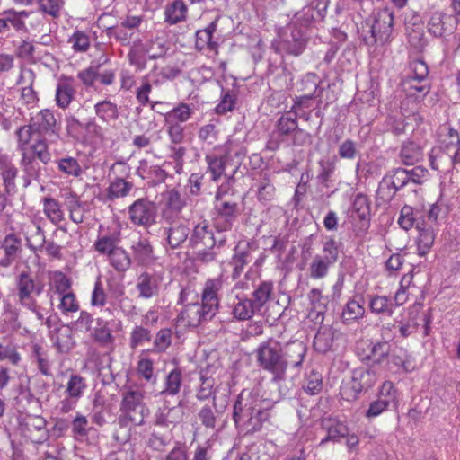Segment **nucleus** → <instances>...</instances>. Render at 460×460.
Returning <instances> with one entry per match:
<instances>
[{
	"mask_svg": "<svg viewBox=\"0 0 460 460\" xmlns=\"http://www.w3.org/2000/svg\"><path fill=\"white\" fill-rule=\"evenodd\" d=\"M307 352L305 344L299 341L282 344L274 338L261 342L254 350L257 367L271 375L270 382L277 385L279 394L262 400L252 391L243 389L233 407V420L236 428L247 434L260 431L270 422V409L289 394L286 385L288 368L300 370Z\"/></svg>",
	"mask_w": 460,
	"mask_h": 460,
	"instance_id": "nucleus-1",
	"label": "nucleus"
},
{
	"mask_svg": "<svg viewBox=\"0 0 460 460\" xmlns=\"http://www.w3.org/2000/svg\"><path fill=\"white\" fill-rule=\"evenodd\" d=\"M144 399V390L136 385L125 386L121 391L119 415L117 419L119 430L114 434L118 442L126 443L129 440L131 425L143 426L146 423L145 420L150 411Z\"/></svg>",
	"mask_w": 460,
	"mask_h": 460,
	"instance_id": "nucleus-2",
	"label": "nucleus"
},
{
	"mask_svg": "<svg viewBox=\"0 0 460 460\" xmlns=\"http://www.w3.org/2000/svg\"><path fill=\"white\" fill-rule=\"evenodd\" d=\"M222 282L218 279H208L201 295V303L194 302L185 305L181 313V318L186 321L190 327H198L202 323L210 321L219 307L217 292Z\"/></svg>",
	"mask_w": 460,
	"mask_h": 460,
	"instance_id": "nucleus-3",
	"label": "nucleus"
},
{
	"mask_svg": "<svg viewBox=\"0 0 460 460\" xmlns=\"http://www.w3.org/2000/svg\"><path fill=\"white\" fill-rule=\"evenodd\" d=\"M394 27V13L388 8L376 9L361 22L358 31L362 42L369 47L389 41Z\"/></svg>",
	"mask_w": 460,
	"mask_h": 460,
	"instance_id": "nucleus-4",
	"label": "nucleus"
},
{
	"mask_svg": "<svg viewBox=\"0 0 460 460\" xmlns=\"http://www.w3.org/2000/svg\"><path fill=\"white\" fill-rule=\"evenodd\" d=\"M214 210V227L218 234L230 231L242 214L239 201L227 195V189L225 185H220L217 188Z\"/></svg>",
	"mask_w": 460,
	"mask_h": 460,
	"instance_id": "nucleus-5",
	"label": "nucleus"
},
{
	"mask_svg": "<svg viewBox=\"0 0 460 460\" xmlns=\"http://www.w3.org/2000/svg\"><path fill=\"white\" fill-rule=\"evenodd\" d=\"M215 234L208 222L194 226L190 234L189 247L192 249L196 261L203 264L215 261Z\"/></svg>",
	"mask_w": 460,
	"mask_h": 460,
	"instance_id": "nucleus-6",
	"label": "nucleus"
},
{
	"mask_svg": "<svg viewBox=\"0 0 460 460\" xmlns=\"http://www.w3.org/2000/svg\"><path fill=\"white\" fill-rule=\"evenodd\" d=\"M309 39L308 32L288 24L284 31L272 40L271 49L282 57H299L305 50Z\"/></svg>",
	"mask_w": 460,
	"mask_h": 460,
	"instance_id": "nucleus-7",
	"label": "nucleus"
},
{
	"mask_svg": "<svg viewBox=\"0 0 460 460\" xmlns=\"http://www.w3.org/2000/svg\"><path fill=\"white\" fill-rule=\"evenodd\" d=\"M374 367H358L352 371L351 379L342 382L340 394L343 400L355 401L362 392L372 388L377 381V376Z\"/></svg>",
	"mask_w": 460,
	"mask_h": 460,
	"instance_id": "nucleus-8",
	"label": "nucleus"
},
{
	"mask_svg": "<svg viewBox=\"0 0 460 460\" xmlns=\"http://www.w3.org/2000/svg\"><path fill=\"white\" fill-rule=\"evenodd\" d=\"M342 243L337 242L334 237L330 236L323 243V253L316 254L309 265V276L313 279H322L325 278L338 259Z\"/></svg>",
	"mask_w": 460,
	"mask_h": 460,
	"instance_id": "nucleus-9",
	"label": "nucleus"
},
{
	"mask_svg": "<svg viewBox=\"0 0 460 460\" xmlns=\"http://www.w3.org/2000/svg\"><path fill=\"white\" fill-rule=\"evenodd\" d=\"M15 288L19 305L36 301V296H40L45 289L43 279L33 275L29 270H22L15 278Z\"/></svg>",
	"mask_w": 460,
	"mask_h": 460,
	"instance_id": "nucleus-10",
	"label": "nucleus"
},
{
	"mask_svg": "<svg viewBox=\"0 0 460 460\" xmlns=\"http://www.w3.org/2000/svg\"><path fill=\"white\" fill-rule=\"evenodd\" d=\"M128 217L134 226L148 229L157 222V205L147 198H139L128 207Z\"/></svg>",
	"mask_w": 460,
	"mask_h": 460,
	"instance_id": "nucleus-11",
	"label": "nucleus"
},
{
	"mask_svg": "<svg viewBox=\"0 0 460 460\" xmlns=\"http://www.w3.org/2000/svg\"><path fill=\"white\" fill-rule=\"evenodd\" d=\"M164 222L165 226L163 227L162 244L166 250L180 249L187 241L189 242L190 228L188 221L172 219Z\"/></svg>",
	"mask_w": 460,
	"mask_h": 460,
	"instance_id": "nucleus-12",
	"label": "nucleus"
},
{
	"mask_svg": "<svg viewBox=\"0 0 460 460\" xmlns=\"http://www.w3.org/2000/svg\"><path fill=\"white\" fill-rule=\"evenodd\" d=\"M327 8L309 1L306 5L294 14L288 24L308 32V29L315 22L323 21L327 13Z\"/></svg>",
	"mask_w": 460,
	"mask_h": 460,
	"instance_id": "nucleus-13",
	"label": "nucleus"
},
{
	"mask_svg": "<svg viewBox=\"0 0 460 460\" xmlns=\"http://www.w3.org/2000/svg\"><path fill=\"white\" fill-rule=\"evenodd\" d=\"M18 429L20 433L31 441H45L48 438L46 420L41 416L25 415L18 419Z\"/></svg>",
	"mask_w": 460,
	"mask_h": 460,
	"instance_id": "nucleus-14",
	"label": "nucleus"
},
{
	"mask_svg": "<svg viewBox=\"0 0 460 460\" xmlns=\"http://www.w3.org/2000/svg\"><path fill=\"white\" fill-rule=\"evenodd\" d=\"M31 122L34 132L40 137L58 133L59 126L52 110H41L31 119Z\"/></svg>",
	"mask_w": 460,
	"mask_h": 460,
	"instance_id": "nucleus-15",
	"label": "nucleus"
},
{
	"mask_svg": "<svg viewBox=\"0 0 460 460\" xmlns=\"http://www.w3.org/2000/svg\"><path fill=\"white\" fill-rule=\"evenodd\" d=\"M185 206V199L177 190L172 189L168 190L165 194L164 203L161 210L162 219L164 221L181 219L179 217Z\"/></svg>",
	"mask_w": 460,
	"mask_h": 460,
	"instance_id": "nucleus-16",
	"label": "nucleus"
},
{
	"mask_svg": "<svg viewBox=\"0 0 460 460\" xmlns=\"http://www.w3.org/2000/svg\"><path fill=\"white\" fill-rule=\"evenodd\" d=\"M391 345L378 341H369L368 352L365 354L361 361L367 367H376L382 366L390 358Z\"/></svg>",
	"mask_w": 460,
	"mask_h": 460,
	"instance_id": "nucleus-17",
	"label": "nucleus"
},
{
	"mask_svg": "<svg viewBox=\"0 0 460 460\" xmlns=\"http://www.w3.org/2000/svg\"><path fill=\"white\" fill-rule=\"evenodd\" d=\"M152 50L150 42H144L137 39L130 45L128 59V63L133 66L137 71H142L146 68L147 54Z\"/></svg>",
	"mask_w": 460,
	"mask_h": 460,
	"instance_id": "nucleus-18",
	"label": "nucleus"
},
{
	"mask_svg": "<svg viewBox=\"0 0 460 460\" xmlns=\"http://www.w3.org/2000/svg\"><path fill=\"white\" fill-rule=\"evenodd\" d=\"M318 96L314 93H302L293 98V105L290 111L299 119L305 121H310L312 112L314 110V104L318 102Z\"/></svg>",
	"mask_w": 460,
	"mask_h": 460,
	"instance_id": "nucleus-19",
	"label": "nucleus"
},
{
	"mask_svg": "<svg viewBox=\"0 0 460 460\" xmlns=\"http://www.w3.org/2000/svg\"><path fill=\"white\" fill-rule=\"evenodd\" d=\"M219 17L217 16L213 22H211L205 29L198 30L195 33V49L198 51L204 49H209L211 51H217L218 49V43L213 40L214 33L217 29V22Z\"/></svg>",
	"mask_w": 460,
	"mask_h": 460,
	"instance_id": "nucleus-20",
	"label": "nucleus"
},
{
	"mask_svg": "<svg viewBox=\"0 0 460 460\" xmlns=\"http://www.w3.org/2000/svg\"><path fill=\"white\" fill-rule=\"evenodd\" d=\"M402 88L406 93V100L421 102L430 91V85L428 80H419L418 78L405 77L402 80Z\"/></svg>",
	"mask_w": 460,
	"mask_h": 460,
	"instance_id": "nucleus-21",
	"label": "nucleus"
},
{
	"mask_svg": "<svg viewBox=\"0 0 460 460\" xmlns=\"http://www.w3.org/2000/svg\"><path fill=\"white\" fill-rule=\"evenodd\" d=\"M402 291H397L394 296V301L385 296L375 295L370 297L369 300V308L370 311L376 314H382L385 316H392L396 305H401L399 303L400 296L403 294Z\"/></svg>",
	"mask_w": 460,
	"mask_h": 460,
	"instance_id": "nucleus-22",
	"label": "nucleus"
},
{
	"mask_svg": "<svg viewBox=\"0 0 460 460\" xmlns=\"http://www.w3.org/2000/svg\"><path fill=\"white\" fill-rule=\"evenodd\" d=\"M134 261L140 266L151 265L155 261L154 247L146 238H140L131 245Z\"/></svg>",
	"mask_w": 460,
	"mask_h": 460,
	"instance_id": "nucleus-23",
	"label": "nucleus"
},
{
	"mask_svg": "<svg viewBox=\"0 0 460 460\" xmlns=\"http://www.w3.org/2000/svg\"><path fill=\"white\" fill-rule=\"evenodd\" d=\"M136 289L139 298L151 299L159 294V280L155 275L143 272L137 277Z\"/></svg>",
	"mask_w": 460,
	"mask_h": 460,
	"instance_id": "nucleus-24",
	"label": "nucleus"
},
{
	"mask_svg": "<svg viewBox=\"0 0 460 460\" xmlns=\"http://www.w3.org/2000/svg\"><path fill=\"white\" fill-rule=\"evenodd\" d=\"M298 117L290 110L281 114L275 124L274 134L281 140L290 137L298 127Z\"/></svg>",
	"mask_w": 460,
	"mask_h": 460,
	"instance_id": "nucleus-25",
	"label": "nucleus"
},
{
	"mask_svg": "<svg viewBox=\"0 0 460 460\" xmlns=\"http://www.w3.org/2000/svg\"><path fill=\"white\" fill-rule=\"evenodd\" d=\"M120 231L112 230L108 233L98 236L94 243V249L101 254H111L115 249H118L119 243L120 242Z\"/></svg>",
	"mask_w": 460,
	"mask_h": 460,
	"instance_id": "nucleus-26",
	"label": "nucleus"
},
{
	"mask_svg": "<svg viewBox=\"0 0 460 460\" xmlns=\"http://www.w3.org/2000/svg\"><path fill=\"white\" fill-rule=\"evenodd\" d=\"M365 314L364 299L362 296H354L349 300L342 311L341 320L345 324H349L361 319Z\"/></svg>",
	"mask_w": 460,
	"mask_h": 460,
	"instance_id": "nucleus-27",
	"label": "nucleus"
},
{
	"mask_svg": "<svg viewBox=\"0 0 460 460\" xmlns=\"http://www.w3.org/2000/svg\"><path fill=\"white\" fill-rule=\"evenodd\" d=\"M110 296L115 299L118 305L126 316L137 315V307L131 304L128 297L125 296L124 288L119 284L109 283Z\"/></svg>",
	"mask_w": 460,
	"mask_h": 460,
	"instance_id": "nucleus-28",
	"label": "nucleus"
},
{
	"mask_svg": "<svg viewBox=\"0 0 460 460\" xmlns=\"http://www.w3.org/2000/svg\"><path fill=\"white\" fill-rule=\"evenodd\" d=\"M273 295V283L272 281H260L258 285L254 286V290L252 293L251 301L255 307L261 313L262 308L270 301Z\"/></svg>",
	"mask_w": 460,
	"mask_h": 460,
	"instance_id": "nucleus-29",
	"label": "nucleus"
},
{
	"mask_svg": "<svg viewBox=\"0 0 460 460\" xmlns=\"http://www.w3.org/2000/svg\"><path fill=\"white\" fill-rule=\"evenodd\" d=\"M0 172L5 190L9 193L15 188L18 169L6 155H0Z\"/></svg>",
	"mask_w": 460,
	"mask_h": 460,
	"instance_id": "nucleus-30",
	"label": "nucleus"
},
{
	"mask_svg": "<svg viewBox=\"0 0 460 460\" xmlns=\"http://www.w3.org/2000/svg\"><path fill=\"white\" fill-rule=\"evenodd\" d=\"M417 229L419 230L417 240L418 254L424 256L429 252L434 243V230L431 225L426 223H418Z\"/></svg>",
	"mask_w": 460,
	"mask_h": 460,
	"instance_id": "nucleus-31",
	"label": "nucleus"
},
{
	"mask_svg": "<svg viewBox=\"0 0 460 460\" xmlns=\"http://www.w3.org/2000/svg\"><path fill=\"white\" fill-rule=\"evenodd\" d=\"M150 433L146 441V445L151 450L163 452L171 443L172 435L168 430H163L159 428L150 427Z\"/></svg>",
	"mask_w": 460,
	"mask_h": 460,
	"instance_id": "nucleus-32",
	"label": "nucleus"
},
{
	"mask_svg": "<svg viewBox=\"0 0 460 460\" xmlns=\"http://www.w3.org/2000/svg\"><path fill=\"white\" fill-rule=\"evenodd\" d=\"M323 427L326 429L327 435L321 441L319 446H323L329 441L338 442L341 438L348 436L349 427L338 420H323Z\"/></svg>",
	"mask_w": 460,
	"mask_h": 460,
	"instance_id": "nucleus-33",
	"label": "nucleus"
},
{
	"mask_svg": "<svg viewBox=\"0 0 460 460\" xmlns=\"http://www.w3.org/2000/svg\"><path fill=\"white\" fill-rule=\"evenodd\" d=\"M276 196V187L268 173L261 174L257 180V199L261 203L272 201Z\"/></svg>",
	"mask_w": 460,
	"mask_h": 460,
	"instance_id": "nucleus-34",
	"label": "nucleus"
},
{
	"mask_svg": "<svg viewBox=\"0 0 460 460\" xmlns=\"http://www.w3.org/2000/svg\"><path fill=\"white\" fill-rule=\"evenodd\" d=\"M423 155L421 146L413 142H404L400 149L399 157L405 165H413L421 160Z\"/></svg>",
	"mask_w": 460,
	"mask_h": 460,
	"instance_id": "nucleus-35",
	"label": "nucleus"
},
{
	"mask_svg": "<svg viewBox=\"0 0 460 460\" xmlns=\"http://www.w3.org/2000/svg\"><path fill=\"white\" fill-rule=\"evenodd\" d=\"M334 340V330L330 326H321L314 339V348L320 353H326L331 350Z\"/></svg>",
	"mask_w": 460,
	"mask_h": 460,
	"instance_id": "nucleus-36",
	"label": "nucleus"
},
{
	"mask_svg": "<svg viewBox=\"0 0 460 460\" xmlns=\"http://www.w3.org/2000/svg\"><path fill=\"white\" fill-rule=\"evenodd\" d=\"M251 261V251L248 244L244 248L237 245L234 254L232 257L230 264L233 266L232 277L234 279H238L243 271L245 265Z\"/></svg>",
	"mask_w": 460,
	"mask_h": 460,
	"instance_id": "nucleus-37",
	"label": "nucleus"
},
{
	"mask_svg": "<svg viewBox=\"0 0 460 460\" xmlns=\"http://www.w3.org/2000/svg\"><path fill=\"white\" fill-rule=\"evenodd\" d=\"M407 38L410 46L418 53L424 51L428 46V39L425 37L421 24H412L407 27Z\"/></svg>",
	"mask_w": 460,
	"mask_h": 460,
	"instance_id": "nucleus-38",
	"label": "nucleus"
},
{
	"mask_svg": "<svg viewBox=\"0 0 460 460\" xmlns=\"http://www.w3.org/2000/svg\"><path fill=\"white\" fill-rule=\"evenodd\" d=\"M197 418L206 429L216 430L219 422L217 403L212 402V405L202 406L197 413Z\"/></svg>",
	"mask_w": 460,
	"mask_h": 460,
	"instance_id": "nucleus-39",
	"label": "nucleus"
},
{
	"mask_svg": "<svg viewBox=\"0 0 460 460\" xmlns=\"http://www.w3.org/2000/svg\"><path fill=\"white\" fill-rule=\"evenodd\" d=\"M422 216V211L414 209L411 206L404 205L401 209L398 224L402 229L408 231L414 226L417 227L418 223H424L423 221H420Z\"/></svg>",
	"mask_w": 460,
	"mask_h": 460,
	"instance_id": "nucleus-40",
	"label": "nucleus"
},
{
	"mask_svg": "<svg viewBox=\"0 0 460 460\" xmlns=\"http://www.w3.org/2000/svg\"><path fill=\"white\" fill-rule=\"evenodd\" d=\"M228 155H206L205 161L208 164V172L210 173L211 181H217L225 172L228 161Z\"/></svg>",
	"mask_w": 460,
	"mask_h": 460,
	"instance_id": "nucleus-41",
	"label": "nucleus"
},
{
	"mask_svg": "<svg viewBox=\"0 0 460 460\" xmlns=\"http://www.w3.org/2000/svg\"><path fill=\"white\" fill-rule=\"evenodd\" d=\"M187 5L182 0H175L165 7L164 22L173 25L186 19Z\"/></svg>",
	"mask_w": 460,
	"mask_h": 460,
	"instance_id": "nucleus-42",
	"label": "nucleus"
},
{
	"mask_svg": "<svg viewBox=\"0 0 460 460\" xmlns=\"http://www.w3.org/2000/svg\"><path fill=\"white\" fill-rule=\"evenodd\" d=\"M134 187L127 179L114 178L107 189V199L114 200L128 196Z\"/></svg>",
	"mask_w": 460,
	"mask_h": 460,
	"instance_id": "nucleus-43",
	"label": "nucleus"
},
{
	"mask_svg": "<svg viewBox=\"0 0 460 460\" xmlns=\"http://www.w3.org/2000/svg\"><path fill=\"white\" fill-rule=\"evenodd\" d=\"M96 116L103 122L115 121L119 117L118 105L110 100H103L94 105Z\"/></svg>",
	"mask_w": 460,
	"mask_h": 460,
	"instance_id": "nucleus-44",
	"label": "nucleus"
},
{
	"mask_svg": "<svg viewBox=\"0 0 460 460\" xmlns=\"http://www.w3.org/2000/svg\"><path fill=\"white\" fill-rule=\"evenodd\" d=\"M300 91L304 92V93H314L317 95L318 98V105H322L323 101V93L324 91V87L321 86V81L318 76L314 73L306 74L300 82Z\"/></svg>",
	"mask_w": 460,
	"mask_h": 460,
	"instance_id": "nucleus-45",
	"label": "nucleus"
},
{
	"mask_svg": "<svg viewBox=\"0 0 460 460\" xmlns=\"http://www.w3.org/2000/svg\"><path fill=\"white\" fill-rule=\"evenodd\" d=\"M52 339L59 353H68L75 346L72 331L68 326L58 328L56 330V336Z\"/></svg>",
	"mask_w": 460,
	"mask_h": 460,
	"instance_id": "nucleus-46",
	"label": "nucleus"
},
{
	"mask_svg": "<svg viewBox=\"0 0 460 460\" xmlns=\"http://www.w3.org/2000/svg\"><path fill=\"white\" fill-rule=\"evenodd\" d=\"M92 336L102 346L111 345L115 341L109 328V322L102 318L96 319V327L93 329Z\"/></svg>",
	"mask_w": 460,
	"mask_h": 460,
	"instance_id": "nucleus-47",
	"label": "nucleus"
},
{
	"mask_svg": "<svg viewBox=\"0 0 460 460\" xmlns=\"http://www.w3.org/2000/svg\"><path fill=\"white\" fill-rule=\"evenodd\" d=\"M238 298L232 314L239 321L250 320L255 314H261L250 298Z\"/></svg>",
	"mask_w": 460,
	"mask_h": 460,
	"instance_id": "nucleus-48",
	"label": "nucleus"
},
{
	"mask_svg": "<svg viewBox=\"0 0 460 460\" xmlns=\"http://www.w3.org/2000/svg\"><path fill=\"white\" fill-rule=\"evenodd\" d=\"M446 13L440 11L430 12L427 21V29L429 34L436 38L443 37L446 33Z\"/></svg>",
	"mask_w": 460,
	"mask_h": 460,
	"instance_id": "nucleus-49",
	"label": "nucleus"
},
{
	"mask_svg": "<svg viewBox=\"0 0 460 460\" xmlns=\"http://www.w3.org/2000/svg\"><path fill=\"white\" fill-rule=\"evenodd\" d=\"M43 212L53 225L57 226L64 220V213L60 203L51 197L43 199Z\"/></svg>",
	"mask_w": 460,
	"mask_h": 460,
	"instance_id": "nucleus-50",
	"label": "nucleus"
},
{
	"mask_svg": "<svg viewBox=\"0 0 460 460\" xmlns=\"http://www.w3.org/2000/svg\"><path fill=\"white\" fill-rule=\"evenodd\" d=\"M352 212L357 215L358 220L369 223L370 213V200L367 195L358 193L356 195L352 203Z\"/></svg>",
	"mask_w": 460,
	"mask_h": 460,
	"instance_id": "nucleus-51",
	"label": "nucleus"
},
{
	"mask_svg": "<svg viewBox=\"0 0 460 460\" xmlns=\"http://www.w3.org/2000/svg\"><path fill=\"white\" fill-rule=\"evenodd\" d=\"M75 94L74 86L67 83H59L57 85L55 100L59 108L66 109L69 106Z\"/></svg>",
	"mask_w": 460,
	"mask_h": 460,
	"instance_id": "nucleus-52",
	"label": "nucleus"
},
{
	"mask_svg": "<svg viewBox=\"0 0 460 460\" xmlns=\"http://www.w3.org/2000/svg\"><path fill=\"white\" fill-rule=\"evenodd\" d=\"M192 114L193 110L190 105L181 102L164 114V120L182 125V123L190 119Z\"/></svg>",
	"mask_w": 460,
	"mask_h": 460,
	"instance_id": "nucleus-53",
	"label": "nucleus"
},
{
	"mask_svg": "<svg viewBox=\"0 0 460 460\" xmlns=\"http://www.w3.org/2000/svg\"><path fill=\"white\" fill-rule=\"evenodd\" d=\"M405 123L401 115L388 114L381 125L383 133L390 132L394 136H399L405 131Z\"/></svg>",
	"mask_w": 460,
	"mask_h": 460,
	"instance_id": "nucleus-54",
	"label": "nucleus"
},
{
	"mask_svg": "<svg viewBox=\"0 0 460 460\" xmlns=\"http://www.w3.org/2000/svg\"><path fill=\"white\" fill-rule=\"evenodd\" d=\"M110 264L119 272H125L129 269L132 259L130 255L121 247L109 255Z\"/></svg>",
	"mask_w": 460,
	"mask_h": 460,
	"instance_id": "nucleus-55",
	"label": "nucleus"
},
{
	"mask_svg": "<svg viewBox=\"0 0 460 460\" xmlns=\"http://www.w3.org/2000/svg\"><path fill=\"white\" fill-rule=\"evenodd\" d=\"M399 190L395 188L394 182L385 174L378 184L376 190V200L382 203H389Z\"/></svg>",
	"mask_w": 460,
	"mask_h": 460,
	"instance_id": "nucleus-56",
	"label": "nucleus"
},
{
	"mask_svg": "<svg viewBox=\"0 0 460 460\" xmlns=\"http://www.w3.org/2000/svg\"><path fill=\"white\" fill-rule=\"evenodd\" d=\"M440 134L445 137L441 140L444 151L441 154L450 152L452 149L460 146V137L456 130L453 129L449 125H443L439 128Z\"/></svg>",
	"mask_w": 460,
	"mask_h": 460,
	"instance_id": "nucleus-57",
	"label": "nucleus"
},
{
	"mask_svg": "<svg viewBox=\"0 0 460 460\" xmlns=\"http://www.w3.org/2000/svg\"><path fill=\"white\" fill-rule=\"evenodd\" d=\"M58 169L67 176L79 177L82 174V168L76 158L66 156L56 161Z\"/></svg>",
	"mask_w": 460,
	"mask_h": 460,
	"instance_id": "nucleus-58",
	"label": "nucleus"
},
{
	"mask_svg": "<svg viewBox=\"0 0 460 460\" xmlns=\"http://www.w3.org/2000/svg\"><path fill=\"white\" fill-rule=\"evenodd\" d=\"M182 384V374L180 368L172 369L165 378L164 389L162 394L175 395L180 392Z\"/></svg>",
	"mask_w": 460,
	"mask_h": 460,
	"instance_id": "nucleus-59",
	"label": "nucleus"
},
{
	"mask_svg": "<svg viewBox=\"0 0 460 460\" xmlns=\"http://www.w3.org/2000/svg\"><path fill=\"white\" fill-rule=\"evenodd\" d=\"M303 389L306 394L310 395L319 394L323 389L322 375L315 370H311L305 378Z\"/></svg>",
	"mask_w": 460,
	"mask_h": 460,
	"instance_id": "nucleus-60",
	"label": "nucleus"
},
{
	"mask_svg": "<svg viewBox=\"0 0 460 460\" xmlns=\"http://www.w3.org/2000/svg\"><path fill=\"white\" fill-rule=\"evenodd\" d=\"M19 311L8 305L4 308V326L6 332H19L22 328V323L19 320Z\"/></svg>",
	"mask_w": 460,
	"mask_h": 460,
	"instance_id": "nucleus-61",
	"label": "nucleus"
},
{
	"mask_svg": "<svg viewBox=\"0 0 460 460\" xmlns=\"http://www.w3.org/2000/svg\"><path fill=\"white\" fill-rule=\"evenodd\" d=\"M2 248L4 254L16 260L22 252V241L14 234H9L4 237Z\"/></svg>",
	"mask_w": 460,
	"mask_h": 460,
	"instance_id": "nucleus-62",
	"label": "nucleus"
},
{
	"mask_svg": "<svg viewBox=\"0 0 460 460\" xmlns=\"http://www.w3.org/2000/svg\"><path fill=\"white\" fill-rule=\"evenodd\" d=\"M151 339L152 334L147 328L143 325H136L130 332L129 347L135 349L145 341H150Z\"/></svg>",
	"mask_w": 460,
	"mask_h": 460,
	"instance_id": "nucleus-63",
	"label": "nucleus"
},
{
	"mask_svg": "<svg viewBox=\"0 0 460 460\" xmlns=\"http://www.w3.org/2000/svg\"><path fill=\"white\" fill-rule=\"evenodd\" d=\"M237 97L234 92H230L229 90L225 91V89L222 88L221 100L216 106V112L217 114L223 115L228 111H232L234 109Z\"/></svg>",
	"mask_w": 460,
	"mask_h": 460,
	"instance_id": "nucleus-64",
	"label": "nucleus"
}]
</instances>
